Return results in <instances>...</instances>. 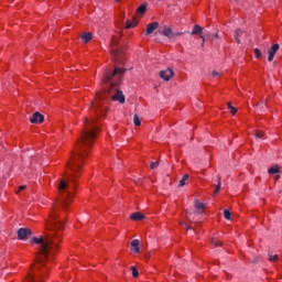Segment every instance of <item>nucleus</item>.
<instances>
[{"label": "nucleus", "instance_id": "obj_1", "mask_svg": "<svg viewBox=\"0 0 282 282\" xmlns=\"http://www.w3.org/2000/svg\"><path fill=\"white\" fill-rule=\"evenodd\" d=\"M97 120L96 118H84V128L68 162V169L72 171V174L68 176V182H72L74 186H76V177L79 176L78 171L83 169L85 158L89 155V151H91V147H94V142H96V138H98L100 128H98L96 123Z\"/></svg>", "mask_w": 282, "mask_h": 282}, {"label": "nucleus", "instance_id": "obj_2", "mask_svg": "<svg viewBox=\"0 0 282 282\" xmlns=\"http://www.w3.org/2000/svg\"><path fill=\"white\" fill-rule=\"evenodd\" d=\"M124 72H127V69L116 67L113 70H107L105 73L101 83L106 91L104 94H97L96 101L91 104L93 110L96 111V113H102L105 116L106 108H102V100H107V97L111 98L115 102L124 105V94L118 88Z\"/></svg>", "mask_w": 282, "mask_h": 282}, {"label": "nucleus", "instance_id": "obj_3", "mask_svg": "<svg viewBox=\"0 0 282 282\" xmlns=\"http://www.w3.org/2000/svg\"><path fill=\"white\" fill-rule=\"evenodd\" d=\"M119 44L120 40L113 36L110 42V53L116 63H119V65H124V51L121 47H118Z\"/></svg>", "mask_w": 282, "mask_h": 282}, {"label": "nucleus", "instance_id": "obj_4", "mask_svg": "<svg viewBox=\"0 0 282 282\" xmlns=\"http://www.w3.org/2000/svg\"><path fill=\"white\" fill-rule=\"evenodd\" d=\"M163 36H166V39H177V36H182V32L174 31L171 26H163V31L161 32Z\"/></svg>", "mask_w": 282, "mask_h": 282}, {"label": "nucleus", "instance_id": "obj_5", "mask_svg": "<svg viewBox=\"0 0 282 282\" xmlns=\"http://www.w3.org/2000/svg\"><path fill=\"white\" fill-rule=\"evenodd\" d=\"M160 78H162V80H165V83H169V80H171L174 76H175V72H173L172 68H166L164 70H161L159 73Z\"/></svg>", "mask_w": 282, "mask_h": 282}, {"label": "nucleus", "instance_id": "obj_6", "mask_svg": "<svg viewBox=\"0 0 282 282\" xmlns=\"http://www.w3.org/2000/svg\"><path fill=\"white\" fill-rule=\"evenodd\" d=\"M29 120L32 124H43V122H45V116L36 111L30 117Z\"/></svg>", "mask_w": 282, "mask_h": 282}, {"label": "nucleus", "instance_id": "obj_7", "mask_svg": "<svg viewBox=\"0 0 282 282\" xmlns=\"http://www.w3.org/2000/svg\"><path fill=\"white\" fill-rule=\"evenodd\" d=\"M17 235H18V239H20V241H25V239H28V237H32V229L20 228L18 230Z\"/></svg>", "mask_w": 282, "mask_h": 282}, {"label": "nucleus", "instance_id": "obj_8", "mask_svg": "<svg viewBox=\"0 0 282 282\" xmlns=\"http://www.w3.org/2000/svg\"><path fill=\"white\" fill-rule=\"evenodd\" d=\"M280 45L279 44H274L271 46V48L268 50V61L269 63H272L274 61V55L276 54V52H279L280 50Z\"/></svg>", "mask_w": 282, "mask_h": 282}, {"label": "nucleus", "instance_id": "obj_9", "mask_svg": "<svg viewBox=\"0 0 282 282\" xmlns=\"http://www.w3.org/2000/svg\"><path fill=\"white\" fill-rule=\"evenodd\" d=\"M160 28V22H152L147 25V34H153Z\"/></svg>", "mask_w": 282, "mask_h": 282}, {"label": "nucleus", "instance_id": "obj_10", "mask_svg": "<svg viewBox=\"0 0 282 282\" xmlns=\"http://www.w3.org/2000/svg\"><path fill=\"white\" fill-rule=\"evenodd\" d=\"M132 252H135V254L140 253V240L134 239L130 243Z\"/></svg>", "mask_w": 282, "mask_h": 282}, {"label": "nucleus", "instance_id": "obj_11", "mask_svg": "<svg viewBox=\"0 0 282 282\" xmlns=\"http://www.w3.org/2000/svg\"><path fill=\"white\" fill-rule=\"evenodd\" d=\"M203 32L204 28H202L199 24H195L193 31L188 32V34H191V36H195L197 34L202 35Z\"/></svg>", "mask_w": 282, "mask_h": 282}, {"label": "nucleus", "instance_id": "obj_12", "mask_svg": "<svg viewBox=\"0 0 282 282\" xmlns=\"http://www.w3.org/2000/svg\"><path fill=\"white\" fill-rule=\"evenodd\" d=\"M57 188H58L59 193H65V191H67V188H69V185H68L67 181L61 180Z\"/></svg>", "mask_w": 282, "mask_h": 282}, {"label": "nucleus", "instance_id": "obj_13", "mask_svg": "<svg viewBox=\"0 0 282 282\" xmlns=\"http://www.w3.org/2000/svg\"><path fill=\"white\" fill-rule=\"evenodd\" d=\"M130 219H132L133 221H142V219H144V215H142V213L137 212L131 214Z\"/></svg>", "mask_w": 282, "mask_h": 282}, {"label": "nucleus", "instance_id": "obj_14", "mask_svg": "<svg viewBox=\"0 0 282 282\" xmlns=\"http://www.w3.org/2000/svg\"><path fill=\"white\" fill-rule=\"evenodd\" d=\"M241 34H243V31L241 29H237L235 31L234 36H235L236 43H238V44L241 43V39H240Z\"/></svg>", "mask_w": 282, "mask_h": 282}, {"label": "nucleus", "instance_id": "obj_15", "mask_svg": "<svg viewBox=\"0 0 282 282\" xmlns=\"http://www.w3.org/2000/svg\"><path fill=\"white\" fill-rule=\"evenodd\" d=\"M82 39L84 40V43H89L94 39V35H91L90 32H86L82 34Z\"/></svg>", "mask_w": 282, "mask_h": 282}, {"label": "nucleus", "instance_id": "obj_16", "mask_svg": "<svg viewBox=\"0 0 282 282\" xmlns=\"http://www.w3.org/2000/svg\"><path fill=\"white\" fill-rule=\"evenodd\" d=\"M69 193H67V197H69ZM66 196H64V200L61 203V206L63 208V210H67L68 206H69V199L66 198Z\"/></svg>", "mask_w": 282, "mask_h": 282}, {"label": "nucleus", "instance_id": "obj_17", "mask_svg": "<svg viewBox=\"0 0 282 282\" xmlns=\"http://www.w3.org/2000/svg\"><path fill=\"white\" fill-rule=\"evenodd\" d=\"M187 180H188V174H184L181 181L178 182V187L183 188V186H186Z\"/></svg>", "mask_w": 282, "mask_h": 282}, {"label": "nucleus", "instance_id": "obj_18", "mask_svg": "<svg viewBox=\"0 0 282 282\" xmlns=\"http://www.w3.org/2000/svg\"><path fill=\"white\" fill-rule=\"evenodd\" d=\"M217 180H218V183L215 187L214 195H217L221 191V176H218Z\"/></svg>", "mask_w": 282, "mask_h": 282}, {"label": "nucleus", "instance_id": "obj_19", "mask_svg": "<svg viewBox=\"0 0 282 282\" xmlns=\"http://www.w3.org/2000/svg\"><path fill=\"white\" fill-rule=\"evenodd\" d=\"M138 25V22L128 20L126 23V30H131V28H135Z\"/></svg>", "mask_w": 282, "mask_h": 282}, {"label": "nucleus", "instance_id": "obj_20", "mask_svg": "<svg viewBox=\"0 0 282 282\" xmlns=\"http://www.w3.org/2000/svg\"><path fill=\"white\" fill-rule=\"evenodd\" d=\"M254 137L258 140H263L265 138V133L263 131H261V130H258V131H256Z\"/></svg>", "mask_w": 282, "mask_h": 282}, {"label": "nucleus", "instance_id": "obj_21", "mask_svg": "<svg viewBox=\"0 0 282 282\" xmlns=\"http://www.w3.org/2000/svg\"><path fill=\"white\" fill-rule=\"evenodd\" d=\"M138 14H144V12H147V3L141 4L138 9H137Z\"/></svg>", "mask_w": 282, "mask_h": 282}, {"label": "nucleus", "instance_id": "obj_22", "mask_svg": "<svg viewBox=\"0 0 282 282\" xmlns=\"http://www.w3.org/2000/svg\"><path fill=\"white\" fill-rule=\"evenodd\" d=\"M269 175H276L279 173V166H274L268 170Z\"/></svg>", "mask_w": 282, "mask_h": 282}, {"label": "nucleus", "instance_id": "obj_23", "mask_svg": "<svg viewBox=\"0 0 282 282\" xmlns=\"http://www.w3.org/2000/svg\"><path fill=\"white\" fill-rule=\"evenodd\" d=\"M133 124L134 127H140V124H142V122L140 121V117H138V115H134L133 117Z\"/></svg>", "mask_w": 282, "mask_h": 282}, {"label": "nucleus", "instance_id": "obj_24", "mask_svg": "<svg viewBox=\"0 0 282 282\" xmlns=\"http://www.w3.org/2000/svg\"><path fill=\"white\" fill-rule=\"evenodd\" d=\"M227 107H228L230 113H232V116H235L237 113V108L232 107V104L228 102Z\"/></svg>", "mask_w": 282, "mask_h": 282}, {"label": "nucleus", "instance_id": "obj_25", "mask_svg": "<svg viewBox=\"0 0 282 282\" xmlns=\"http://www.w3.org/2000/svg\"><path fill=\"white\" fill-rule=\"evenodd\" d=\"M195 208H197V210H204V203H200L199 200H195Z\"/></svg>", "mask_w": 282, "mask_h": 282}, {"label": "nucleus", "instance_id": "obj_26", "mask_svg": "<svg viewBox=\"0 0 282 282\" xmlns=\"http://www.w3.org/2000/svg\"><path fill=\"white\" fill-rule=\"evenodd\" d=\"M131 270H132V276L134 279H138V276H140V272H138V268L131 267Z\"/></svg>", "mask_w": 282, "mask_h": 282}, {"label": "nucleus", "instance_id": "obj_27", "mask_svg": "<svg viewBox=\"0 0 282 282\" xmlns=\"http://www.w3.org/2000/svg\"><path fill=\"white\" fill-rule=\"evenodd\" d=\"M57 217H58V214L56 213V208H53L52 212L50 213V218L54 220Z\"/></svg>", "mask_w": 282, "mask_h": 282}, {"label": "nucleus", "instance_id": "obj_28", "mask_svg": "<svg viewBox=\"0 0 282 282\" xmlns=\"http://www.w3.org/2000/svg\"><path fill=\"white\" fill-rule=\"evenodd\" d=\"M212 243H213V246H215L216 248L224 245L221 241H219V240L216 239V238H213Z\"/></svg>", "mask_w": 282, "mask_h": 282}, {"label": "nucleus", "instance_id": "obj_29", "mask_svg": "<svg viewBox=\"0 0 282 282\" xmlns=\"http://www.w3.org/2000/svg\"><path fill=\"white\" fill-rule=\"evenodd\" d=\"M253 54H254L256 58H261V56H262V53L259 48H254Z\"/></svg>", "mask_w": 282, "mask_h": 282}, {"label": "nucleus", "instance_id": "obj_30", "mask_svg": "<svg viewBox=\"0 0 282 282\" xmlns=\"http://www.w3.org/2000/svg\"><path fill=\"white\" fill-rule=\"evenodd\" d=\"M158 166H160V162L156 161V162H151L150 163V169L153 171L154 169H158Z\"/></svg>", "mask_w": 282, "mask_h": 282}, {"label": "nucleus", "instance_id": "obj_31", "mask_svg": "<svg viewBox=\"0 0 282 282\" xmlns=\"http://www.w3.org/2000/svg\"><path fill=\"white\" fill-rule=\"evenodd\" d=\"M269 261H279V254H269Z\"/></svg>", "mask_w": 282, "mask_h": 282}, {"label": "nucleus", "instance_id": "obj_32", "mask_svg": "<svg viewBox=\"0 0 282 282\" xmlns=\"http://www.w3.org/2000/svg\"><path fill=\"white\" fill-rule=\"evenodd\" d=\"M224 217H225V219H230V210L225 209L224 210Z\"/></svg>", "mask_w": 282, "mask_h": 282}, {"label": "nucleus", "instance_id": "obj_33", "mask_svg": "<svg viewBox=\"0 0 282 282\" xmlns=\"http://www.w3.org/2000/svg\"><path fill=\"white\" fill-rule=\"evenodd\" d=\"M212 76H213V78H217V77L221 76V73H219L217 70H213Z\"/></svg>", "mask_w": 282, "mask_h": 282}, {"label": "nucleus", "instance_id": "obj_34", "mask_svg": "<svg viewBox=\"0 0 282 282\" xmlns=\"http://www.w3.org/2000/svg\"><path fill=\"white\" fill-rule=\"evenodd\" d=\"M25 188H26L25 185H21V186L19 187V191H25Z\"/></svg>", "mask_w": 282, "mask_h": 282}, {"label": "nucleus", "instance_id": "obj_35", "mask_svg": "<svg viewBox=\"0 0 282 282\" xmlns=\"http://www.w3.org/2000/svg\"><path fill=\"white\" fill-rule=\"evenodd\" d=\"M199 37L203 40V43L206 42V37H204V36L202 35V33H200Z\"/></svg>", "mask_w": 282, "mask_h": 282}, {"label": "nucleus", "instance_id": "obj_36", "mask_svg": "<svg viewBox=\"0 0 282 282\" xmlns=\"http://www.w3.org/2000/svg\"><path fill=\"white\" fill-rule=\"evenodd\" d=\"M213 39H219V33H216L215 35H213Z\"/></svg>", "mask_w": 282, "mask_h": 282}, {"label": "nucleus", "instance_id": "obj_37", "mask_svg": "<svg viewBox=\"0 0 282 282\" xmlns=\"http://www.w3.org/2000/svg\"><path fill=\"white\" fill-rule=\"evenodd\" d=\"M185 228H187V230H189V229H191V227H186V225H185Z\"/></svg>", "mask_w": 282, "mask_h": 282}, {"label": "nucleus", "instance_id": "obj_38", "mask_svg": "<svg viewBox=\"0 0 282 282\" xmlns=\"http://www.w3.org/2000/svg\"><path fill=\"white\" fill-rule=\"evenodd\" d=\"M280 177H281V176H280V175H278V176H276V180H279Z\"/></svg>", "mask_w": 282, "mask_h": 282}, {"label": "nucleus", "instance_id": "obj_39", "mask_svg": "<svg viewBox=\"0 0 282 282\" xmlns=\"http://www.w3.org/2000/svg\"><path fill=\"white\" fill-rule=\"evenodd\" d=\"M116 1H120V0H116Z\"/></svg>", "mask_w": 282, "mask_h": 282}]
</instances>
